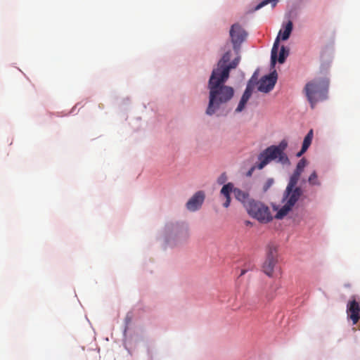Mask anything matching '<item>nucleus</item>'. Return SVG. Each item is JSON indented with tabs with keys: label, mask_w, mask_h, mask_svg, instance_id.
Instances as JSON below:
<instances>
[{
	"label": "nucleus",
	"mask_w": 360,
	"mask_h": 360,
	"mask_svg": "<svg viewBox=\"0 0 360 360\" xmlns=\"http://www.w3.org/2000/svg\"><path fill=\"white\" fill-rule=\"evenodd\" d=\"M227 72L223 75L217 71H212L208 82L209 103L206 114L212 115L220 107L229 102L233 96L234 90L231 86L225 85L228 80Z\"/></svg>",
	"instance_id": "1"
},
{
	"label": "nucleus",
	"mask_w": 360,
	"mask_h": 360,
	"mask_svg": "<svg viewBox=\"0 0 360 360\" xmlns=\"http://www.w3.org/2000/svg\"><path fill=\"white\" fill-rule=\"evenodd\" d=\"M307 165V161L305 158H302L297 162L283 192L282 202L284 205L276 213L275 216L276 219H281L285 217L303 194L302 189L297 186V184Z\"/></svg>",
	"instance_id": "2"
},
{
	"label": "nucleus",
	"mask_w": 360,
	"mask_h": 360,
	"mask_svg": "<svg viewBox=\"0 0 360 360\" xmlns=\"http://www.w3.org/2000/svg\"><path fill=\"white\" fill-rule=\"evenodd\" d=\"M328 87L329 79L326 77L314 78L306 84L304 92L311 108H314L318 102L327 98Z\"/></svg>",
	"instance_id": "3"
},
{
	"label": "nucleus",
	"mask_w": 360,
	"mask_h": 360,
	"mask_svg": "<svg viewBox=\"0 0 360 360\" xmlns=\"http://www.w3.org/2000/svg\"><path fill=\"white\" fill-rule=\"evenodd\" d=\"M245 209L248 214L261 222H269L272 219L269 207L263 203L252 200L245 204Z\"/></svg>",
	"instance_id": "4"
},
{
	"label": "nucleus",
	"mask_w": 360,
	"mask_h": 360,
	"mask_svg": "<svg viewBox=\"0 0 360 360\" xmlns=\"http://www.w3.org/2000/svg\"><path fill=\"white\" fill-rule=\"evenodd\" d=\"M281 156V155L278 152L277 148L270 146L259 153L258 155L259 162L256 167L258 169H262L273 160L280 163Z\"/></svg>",
	"instance_id": "5"
},
{
	"label": "nucleus",
	"mask_w": 360,
	"mask_h": 360,
	"mask_svg": "<svg viewBox=\"0 0 360 360\" xmlns=\"http://www.w3.org/2000/svg\"><path fill=\"white\" fill-rule=\"evenodd\" d=\"M229 34L233 49L238 52L241 44L245 39L246 33L239 24L236 23L231 26Z\"/></svg>",
	"instance_id": "6"
},
{
	"label": "nucleus",
	"mask_w": 360,
	"mask_h": 360,
	"mask_svg": "<svg viewBox=\"0 0 360 360\" xmlns=\"http://www.w3.org/2000/svg\"><path fill=\"white\" fill-rule=\"evenodd\" d=\"M292 30V22L291 21H288L285 27V30H283V32H282L281 30L279 32L278 35L276 37L271 49V63L273 66L275 65L277 60V53L279 46L280 35L281 34L282 40H287L289 38Z\"/></svg>",
	"instance_id": "7"
},
{
	"label": "nucleus",
	"mask_w": 360,
	"mask_h": 360,
	"mask_svg": "<svg viewBox=\"0 0 360 360\" xmlns=\"http://www.w3.org/2000/svg\"><path fill=\"white\" fill-rule=\"evenodd\" d=\"M277 80V73L274 71L269 75L261 78L259 82L258 90L261 92L268 93L274 87Z\"/></svg>",
	"instance_id": "8"
},
{
	"label": "nucleus",
	"mask_w": 360,
	"mask_h": 360,
	"mask_svg": "<svg viewBox=\"0 0 360 360\" xmlns=\"http://www.w3.org/2000/svg\"><path fill=\"white\" fill-rule=\"evenodd\" d=\"M347 314L348 318L352 321L353 325L358 323L360 319V304L355 297L349 300L347 305Z\"/></svg>",
	"instance_id": "9"
},
{
	"label": "nucleus",
	"mask_w": 360,
	"mask_h": 360,
	"mask_svg": "<svg viewBox=\"0 0 360 360\" xmlns=\"http://www.w3.org/2000/svg\"><path fill=\"white\" fill-rule=\"evenodd\" d=\"M205 197V195L203 191H200L196 192L187 202L186 208L192 212L198 210L201 207Z\"/></svg>",
	"instance_id": "10"
},
{
	"label": "nucleus",
	"mask_w": 360,
	"mask_h": 360,
	"mask_svg": "<svg viewBox=\"0 0 360 360\" xmlns=\"http://www.w3.org/2000/svg\"><path fill=\"white\" fill-rule=\"evenodd\" d=\"M274 148H276L278 152L281 155L280 158V163L283 165H290V161L285 154V150L288 147V141L285 139L282 140L278 146L272 145Z\"/></svg>",
	"instance_id": "11"
},
{
	"label": "nucleus",
	"mask_w": 360,
	"mask_h": 360,
	"mask_svg": "<svg viewBox=\"0 0 360 360\" xmlns=\"http://www.w3.org/2000/svg\"><path fill=\"white\" fill-rule=\"evenodd\" d=\"M234 186L232 183H228L224 184L222 188L221 189L220 194L225 197L226 201L224 202L223 205L224 207H228L231 203V193H233Z\"/></svg>",
	"instance_id": "12"
},
{
	"label": "nucleus",
	"mask_w": 360,
	"mask_h": 360,
	"mask_svg": "<svg viewBox=\"0 0 360 360\" xmlns=\"http://www.w3.org/2000/svg\"><path fill=\"white\" fill-rule=\"evenodd\" d=\"M233 193L236 198L241 202L244 207H245V204H248L250 201H252V199L250 198L248 193L243 191L238 188H234Z\"/></svg>",
	"instance_id": "13"
},
{
	"label": "nucleus",
	"mask_w": 360,
	"mask_h": 360,
	"mask_svg": "<svg viewBox=\"0 0 360 360\" xmlns=\"http://www.w3.org/2000/svg\"><path fill=\"white\" fill-rule=\"evenodd\" d=\"M313 136V129H310L304 139L301 150L297 153V157L302 156L307 150L311 143Z\"/></svg>",
	"instance_id": "14"
},
{
	"label": "nucleus",
	"mask_w": 360,
	"mask_h": 360,
	"mask_svg": "<svg viewBox=\"0 0 360 360\" xmlns=\"http://www.w3.org/2000/svg\"><path fill=\"white\" fill-rule=\"evenodd\" d=\"M276 262L277 259L266 258L262 266L263 271L267 276H271Z\"/></svg>",
	"instance_id": "15"
},
{
	"label": "nucleus",
	"mask_w": 360,
	"mask_h": 360,
	"mask_svg": "<svg viewBox=\"0 0 360 360\" xmlns=\"http://www.w3.org/2000/svg\"><path fill=\"white\" fill-rule=\"evenodd\" d=\"M240 61V56H237L234 60H233L231 62H230L227 67L224 68V70H219V69H213L212 71H217L218 74L223 75V74L226 72H227V78L229 77V73L230 70L231 69H234L237 67Z\"/></svg>",
	"instance_id": "16"
},
{
	"label": "nucleus",
	"mask_w": 360,
	"mask_h": 360,
	"mask_svg": "<svg viewBox=\"0 0 360 360\" xmlns=\"http://www.w3.org/2000/svg\"><path fill=\"white\" fill-rule=\"evenodd\" d=\"M231 59V52L226 51L222 56V58L219 60L217 63V67L215 69L224 70V68L227 67L229 65V62Z\"/></svg>",
	"instance_id": "17"
},
{
	"label": "nucleus",
	"mask_w": 360,
	"mask_h": 360,
	"mask_svg": "<svg viewBox=\"0 0 360 360\" xmlns=\"http://www.w3.org/2000/svg\"><path fill=\"white\" fill-rule=\"evenodd\" d=\"M266 258L277 259V248L275 245H268L266 248Z\"/></svg>",
	"instance_id": "18"
},
{
	"label": "nucleus",
	"mask_w": 360,
	"mask_h": 360,
	"mask_svg": "<svg viewBox=\"0 0 360 360\" xmlns=\"http://www.w3.org/2000/svg\"><path fill=\"white\" fill-rule=\"evenodd\" d=\"M308 182L311 186H320L321 182L318 179V175L316 171H314L308 178Z\"/></svg>",
	"instance_id": "19"
},
{
	"label": "nucleus",
	"mask_w": 360,
	"mask_h": 360,
	"mask_svg": "<svg viewBox=\"0 0 360 360\" xmlns=\"http://www.w3.org/2000/svg\"><path fill=\"white\" fill-rule=\"evenodd\" d=\"M288 56V50L285 49V46H281L280 53H279V57L277 58L276 61L278 60L280 63H284L285 58Z\"/></svg>",
	"instance_id": "20"
},
{
	"label": "nucleus",
	"mask_w": 360,
	"mask_h": 360,
	"mask_svg": "<svg viewBox=\"0 0 360 360\" xmlns=\"http://www.w3.org/2000/svg\"><path fill=\"white\" fill-rule=\"evenodd\" d=\"M277 1L278 0H263L255 7V10L257 11L269 3H273L272 6L274 7L276 6Z\"/></svg>",
	"instance_id": "21"
},
{
	"label": "nucleus",
	"mask_w": 360,
	"mask_h": 360,
	"mask_svg": "<svg viewBox=\"0 0 360 360\" xmlns=\"http://www.w3.org/2000/svg\"><path fill=\"white\" fill-rule=\"evenodd\" d=\"M227 180L226 173H222L217 179V183L220 185L225 184Z\"/></svg>",
	"instance_id": "22"
},
{
	"label": "nucleus",
	"mask_w": 360,
	"mask_h": 360,
	"mask_svg": "<svg viewBox=\"0 0 360 360\" xmlns=\"http://www.w3.org/2000/svg\"><path fill=\"white\" fill-rule=\"evenodd\" d=\"M274 182V181L273 179H268L264 185V191H266L273 185Z\"/></svg>",
	"instance_id": "23"
},
{
	"label": "nucleus",
	"mask_w": 360,
	"mask_h": 360,
	"mask_svg": "<svg viewBox=\"0 0 360 360\" xmlns=\"http://www.w3.org/2000/svg\"><path fill=\"white\" fill-rule=\"evenodd\" d=\"M251 94H252V89L250 86V85H248V86L246 87L243 95L250 98L251 96Z\"/></svg>",
	"instance_id": "24"
},
{
	"label": "nucleus",
	"mask_w": 360,
	"mask_h": 360,
	"mask_svg": "<svg viewBox=\"0 0 360 360\" xmlns=\"http://www.w3.org/2000/svg\"><path fill=\"white\" fill-rule=\"evenodd\" d=\"M251 94H252V89L250 86V85H248V86L246 87L243 95L250 98L251 96Z\"/></svg>",
	"instance_id": "25"
},
{
	"label": "nucleus",
	"mask_w": 360,
	"mask_h": 360,
	"mask_svg": "<svg viewBox=\"0 0 360 360\" xmlns=\"http://www.w3.org/2000/svg\"><path fill=\"white\" fill-rule=\"evenodd\" d=\"M246 103H247L240 101L239 104H238L237 108L236 109V111L238 112H241L245 108Z\"/></svg>",
	"instance_id": "26"
},
{
	"label": "nucleus",
	"mask_w": 360,
	"mask_h": 360,
	"mask_svg": "<svg viewBox=\"0 0 360 360\" xmlns=\"http://www.w3.org/2000/svg\"><path fill=\"white\" fill-rule=\"evenodd\" d=\"M249 99H250L249 98H248V97H246V96L243 95L242 97H241L240 101H243L245 103H247Z\"/></svg>",
	"instance_id": "27"
},
{
	"label": "nucleus",
	"mask_w": 360,
	"mask_h": 360,
	"mask_svg": "<svg viewBox=\"0 0 360 360\" xmlns=\"http://www.w3.org/2000/svg\"><path fill=\"white\" fill-rule=\"evenodd\" d=\"M255 167H252L251 169L248 172V175L250 176L252 174V172H253Z\"/></svg>",
	"instance_id": "28"
},
{
	"label": "nucleus",
	"mask_w": 360,
	"mask_h": 360,
	"mask_svg": "<svg viewBox=\"0 0 360 360\" xmlns=\"http://www.w3.org/2000/svg\"><path fill=\"white\" fill-rule=\"evenodd\" d=\"M245 273H246V270H245V269L241 270V272L240 274V276H243Z\"/></svg>",
	"instance_id": "29"
}]
</instances>
